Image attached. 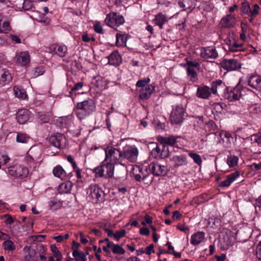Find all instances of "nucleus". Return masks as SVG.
Returning a JSON list of instances; mask_svg holds the SVG:
<instances>
[{
	"instance_id": "nucleus-38",
	"label": "nucleus",
	"mask_w": 261,
	"mask_h": 261,
	"mask_svg": "<svg viewBox=\"0 0 261 261\" xmlns=\"http://www.w3.org/2000/svg\"><path fill=\"white\" fill-rule=\"evenodd\" d=\"M73 256L76 258L77 261H86V254L84 253L80 252L76 249H74L72 253Z\"/></svg>"
},
{
	"instance_id": "nucleus-35",
	"label": "nucleus",
	"mask_w": 261,
	"mask_h": 261,
	"mask_svg": "<svg viewBox=\"0 0 261 261\" xmlns=\"http://www.w3.org/2000/svg\"><path fill=\"white\" fill-rule=\"evenodd\" d=\"M30 140V137L26 134L18 133L16 137V142L20 143H27Z\"/></svg>"
},
{
	"instance_id": "nucleus-36",
	"label": "nucleus",
	"mask_w": 261,
	"mask_h": 261,
	"mask_svg": "<svg viewBox=\"0 0 261 261\" xmlns=\"http://www.w3.org/2000/svg\"><path fill=\"white\" fill-rule=\"evenodd\" d=\"M67 47L64 45H57V55L61 57H65L67 53Z\"/></svg>"
},
{
	"instance_id": "nucleus-5",
	"label": "nucleus",
	"mask_w": 261,
	"mask_h": 261,
	"mask_svg": "<svg viewBox=\"0 0 261 261\" xmlns=\"http://www.w3.org/2000/svg\"><path fill=\"white\" fill-rule=\"evenodd\" d=\"M125 22L123 16L116 12H111L107 15L105 23L109 27L117 30L120 25Z\"/></svg>"
},
{
	"instance_id": "nucleus-63",
	"label": "nucleus",
	"mask_w": 261,
	"mask_h": 261,
	"mask_svg": "<svg viewBox=\"0 0 261 261\" xmlns=\"http://www.w3.org/2000/svg\"><path fill=\"white\" fill-rule=\"evenodd\" d=\"M5 218H6V223L8 224H11L14 222V220L12 216L9 214H5Z\"/></svg>"
},
{
	"instance_id": "nucleus-24",
	"label": "nucleus",
	"mask_w": 261,
	"mask_h": 261,
	"mask_svg": "<svg viewBox=\"0 0 261 261\" xmlns=\"http://www.w3.org/2000/svg\"><path fill=\"white\" fill-rule=\"evenodd\" d=\"M155 87L152 85L142 88L139 91V97L141 99H146L149 98L150 96L154 90Z\"/></svg>"
},
{
	"instance_id": "nucleus-1",
	"label": "nucleus",
	"mask_w": 261,
	"mask_h": 261,
	"mask_svg": "<svg viewBox=\"0 0 261 261\" xmlns=\"http://www.w3.org/2000/svg\"><path fill=\"white\" fill-rule=\"evenodd\" d=\"M223 90V96L230 101L239 100L246 92L250 91L248 88L238 85L233 88L230 89L226 87L221 80H219L213 82L211 88L206 85L199 86L197 89L196 95L199 98L207 99L211 96V93L216 94L218 92L221 93Z\"/></svg>"
},
{
	"instance_id": "nucleus-42",
	"label": "nucleus",
	"mask_w": 261,
	"mask_h": 261,
	"mask_svg": "<svg viewBox=\"0 0 261 261\" xmlns=\"http://www.w3.org/2000/svg\"><path fill=\"white\" fill-rule=\"evenodd\" d=\"M136 168L138 169V170L139 171V174H141V176L144 179H146L149 174V172H148L147 168L146 166L142 167L137 166Z\"/></svg>"
},
{
	"instance_id": "nucleus-10",
	"label": "nucleus",
	"mask_w": 261,
	"mask_h": 261,
	"mask_svg": "<svg viewBox=\"0 0 261 261\" xmlns=\"http://www.w3.org/2000/svg\"><path fill=\"white\" fill-rule=\"evenodd\" d=\"M148 168L149 171L156 176H164L168 171L167 168L165 165H162L158 162L150 163Z\"/></svg>"
},
{
	"instance_id": "nucleus-52",
	"label": "nucleus",
	"mask_w": 261,
	"mask_h": 261,
	"mask_svg": "<svg viewBox=\"0 0 261 261\" xmlns=\"http://www.w3.org/2000/svg\"><path fill=\"white\" fill-rule=\"evenodd\" d=\"M50 248L54 257H57L59 256H62L61 253L60 252L56 245H51Z\"/></svg>"
},
{
	"instance_id": "nucleus-12",
	"label": "nucleus",
	"mask_w": 261,
	"mask_h": 261,
	"mask_svg": "<svg viewBox=\"0 0 261 261\" xmlns=\"http://www.w3.org/2000/svg\"><path fill=\"white\" fill-rule=\"evenodd\" d=\"M103 194V191L97 185H91L87 189V194L88 197L95 201L102 200L101 196Z\"/></svg>"
},
{
	"instance_id": "nucleus-13",
	"label": "nucleus",
	"mask_w": 261,
	"mask_h": 261,
	"mask_svg": "<svg viewBox=\"0 0 261 261\" xmlns=\"http://www.w3.org/2000/svg\"><path fill=\"white\" fill-rule=\"evenodd\" d=\"M12 71L6 68L0 67V87L9 84L12 80Z\"/></svg>"
},
{
	"instance_id": "nucleus-23",
	"label": "nucleus",
	"mask_w": 261,
	"mask_h": 261,
	"mask_svg": "<svg viewBox=\"0 0 261 261\" xmlns=\"http://www.w3.org/2000/svg\"><path fill=\"white\" fill-rule=\"evenodd\" d=\"M240 175V172L237 171L228 175L226 177V179L220 182V187H229L232 182L239 177Z\"/></svg>"
},
{
	"instance_id": "nucleus-16",
	"label": "nucleus",
	"mask_w": 261,
	"mask_h": 261,
	"mask_svg": "<svg viewBox=\"0 0 261 261\" xmlns=\"http://www.w3.org/2000/svg\"><path fill=\"white\" fill-rule=\"evenodd\" d=\"M174 168L187 165L188 164L186 156L184 154L175 155L170 158Z\"/></svg>"
},
{
	"instance_id": "nucleus-34",
	"label": "nucleus",
	"mask_w": 261,
	"mask_h": 261,
	"mask_svg": "<svg viewBox=\"0 0 261 261\" xmlns=\"http://www.w3.org/2000/svg\"><path fill=\"white\" fill-rule=\"evenodd\" d=\"M3 247L6 251L9 252H12L16 249L14 243L10 239H8L3 242Z\"/></svg>"
},
{
	"instance_id": "nucleus-47",
	"label": "nucleus",
	"mask_w": 261,
	"mask_h": 261,
	"mask_svg": "<svg viewBox=\"0 0 261 261\" xmlns=\"http://www.w3.org/2000/svg\"><path fill=\"white\" fill-rule=\"evenodd\" d=\"M242 45V44H238L236 42H233L232 45H229L228 50L232 52H237L241 50L239 48L241 47Z\"/></svg>"
},
{
	"instance_id": "nucleus-11",
	"label": "nucleus",
	"mask_w": 261,
	"mask_h": 261,
	"mask_svg": "<svg viewBox=\"0 0 261 261\" xmlns=\"http://www.w3.org/2000/svg\"><path fill=\"white\" fill-rule=\"evenodd\" d=\"M221 67L228 71L238 70L241 68V64L238 60L234 59H224L220 63Z\"/></svg>"
},
{
	"instance_id": "nucleus-64",
	"label": "nucleus",
	"mask_w": 261,
	"mask_h": 261,
	"mask_svg": "<svg viewBox=\"0 0 261 261\" xmlns=\"http://www.w3.org/2000/svg\"><path fill=\"white\" fill-rule=\"evenodd\" d=\"M57 45H55V44L51 45L48 48V52L52 54L57 55Z\"/></svg>"
},
{
	"instance_id": "nucleus-57",
	"label": "nucleus",
	"mask_w": 261,
	"mask_h": 261,
	"mask_svg": "<svg viewBox=\"0 0 261 261\" xmlns=\"http://www.w3.org/2000/svg\"><path fill=\"white\" fill-rule=\"evenodd\" d=\"M126 233V231L124 229L121 230L120 231H117L114 233V237L116 239V240L118 241L121 238L123 237Z\"/></svg>"
},
{
	"instance_id": "nucleus-39",
	"label": "nucleus",
	"mask_w": 261,
	"mask_h": 261,
	"mask_svg": "<svg viewBox=\"0 0 261 261\" xmlns=\"http://www.w3.org/2000/svg\"><path fill=\"white\" fill-rule=\"evenodd\" d=\"M49 209L51 211H56L60 208L61 206V202L57 199H52L48 202Z\"/></svg>"
},
{
	"instance_id": "nucleus-62",
	"label": "nucleus",
	"mask_w": 261,
	"mask_h": 261,
	"mask_svg": "<svg viewBox=\"0 0 261 261\" xmlns=\"http://www.w3.org/2000/svg\"><path fill=\"white\" fill-rule=\"evenodd\" d=\"M252 139L254 142H256L258 145H261V134L259 135H253Z\"/></svg>"
},
{
	"instance_id": "nucleus-58",
	"label": "nucleus",
	"mask_w": 261,
	"mask_h": 261,
	"mask_svg": "<svg viewBox=\"0 0 261 261\" xmlns=\"http://www.w3.org/2000/svg\"><path fill=\"white\" fill-rule=\"evenodd\" d=\"M95 31L99 34H103V29L100 22H97L94 25Z\"/></svg>"
},
{
	"instance_id": "nucleus-45",
	"label": "nucleus",
	"mask_w": 261,
	"mask_h": 261,
	"mask_svg": "<svg viewBox=\"0 0 261 261\" xmlns=\"http://www.w3.org/2000/svg\"><path fill=\"white\" fill-rule=\"evenodd\" d=\"M250 8L251 7L247 2H243L242 3L241 11L243 14L249 15V12H250Z\"/></svg>"
},
{
	"instance_id": "nucleus-56",
	"label": "nucleus",
	"mask_w": 261,
	"mask_h": 261,
	"mask_svg": "<svg viewBox=\"0 0 261 261\" xmlns=\"http://www.w3.org/2000/svg\"><path fill=\"white\" fill-rule=\"evenodd\" d=\"M93 172L95 173L97 176L100 177H105V174L102 170V165L95 168L94 169Z\"/></svg>"
},
{
	"instance_id": "nucleus-46",
	"label": "nucleus",
	"mask_w": 261,
	"mask_h": 261,
	"mask_svg": "<svg viewBox=\"0 0 261 261\" xmlns=\"http://www.w3.org/2000/svg\"><path fill=\"white\" fill-rule=\"evenodd\" d=\"M260 8L257 4H254L252 8H250V12H249V16L251 17L256 16L259 11Z\"/></svg>"
},
{
	"instance_id": "nucleus-30",
	"label": "nucleus",
	"mask_w": 261,
	"mask_h": 261,
	"mask_svg": "<svg viewBox=\"0 0 261 261\" xmlns=\"http://www.w3.org/2000/svg\"><path fill=\"white\" fill-rule=\"evenodd\" d=\"M196 0H179L178 4L184 10L194 8L196 5Z\"/></svg>"
},
{
	"instance_id": "nucleus-7",
	"label": "nucleus",
	"mask_w": 261,
	"mask_h": 261,
	"mask_svg": "<svg viewBox=\"0 0 261 261\" xmlns=\"http://www.w3.org/2000/svg\"><path fill=\"white\" fill-rule=\"evenodd\" d=\"M185 109L182 105H177L173 107L170 119L172 124H180L184 119Z\"/></svg>"
},
{
	"instance_id": "nucleus-19",
	"label": "nucleus",
	"mask_w": 261,
	"mask_h": 261,
	"mask_svg": "<svg viewBox=\"0 0 261 261\" xmlns=\"http://www.w3.org/2000/svg\"><path fill=\"white\" fill-rule=\"evenodd\" d=\"M236 22L234 15L227 14L221 19L220 24L223 28H232L235 25Z\"/></svg>"
},
{
	"instance_id": "nucleus-61",
	"label": "nucleus",
	"mask_w": 261,
	"mask_h": 261,
	"mask_svg": "<svg viewBox=\"0 0 261 261\" xmlns=\"http://www.w3.org/2000/svg\"><path fill=\"white\" fill-rule=\"evenodd\" d=\"M256 252L257 258L261 260V241L257 245Z\"/></svg>"
},
{
	"instance_id": "nucleus-54",
	"label": "nucleus",
	"mask_w": 261,
	"mask_h": 261,
	"mask_svg": "<svg viewBox=\"0 0 261 261\" xmlns=\"http://www.w3.org/2000/svg\"><path fill=\"white\" fill-rule=\"evenodd\" d=\"M33 223L29 220L27 221L25 225H22L21 228L23 231H27L31 229L33 227Z\"/></svg>"
},
{
	"instance_id": "nucleus-18",
	"label": "nucleus",
	"mask_w": 261,
	"mask_h": 261,
	"mask_svg": "<svg viewBox=\"0 0 261 261\" xmlns=\"http://www.w3.org/2000/svg\"><path fill=\"white\" fill-rule=\"evenodd\" d=\"M31 118V112L27 109L19 110L17 113L16 119L20 124H24Z\"/></svg>"
},
{
	"instance_id": "nucleus-29",
	"label": "nucleus",
	"mask_w": 261,
	"mask_h": 261,
	"mask_svg": "<svg viewBox=\"0 0 261 261\" xmlns=\"http://www.w3.org/2000/svg\"><path fill=\"white\" fill-rule=\"evenodd\" d=\"M129 35L126 34L117 33L116 45L117 46H125Z\"/></svg>"
},
{
	"instance_id": "nucleus-28",
	"label": "nucleus",
	"mask_w": 261,
	"mask_h": 261,
	"mask_svg": "<svg viewBox=\"0 0 261 261\" xmlns=\"http://www.w3.org/2000/svg\"><path fill=\"white\" fill-rule=\"evenodd\" d=\"M109 63L111 65L118 66L121 62V58L117 51H114L109 56Z\"/></svg>"
},
{
	"instance_id": "nucleus-20",
	"label": "nucleus",
	"mask_w": 261,
	"mask_h": 261,
	"mask_svg": "<svg viewBox=\"0 0 261 261\" xmlns=\"http://www.w3.org/2000/svg\"><path fill=\"white\" fill-rule=\"evenodd\" d=\"M179 136H169V137L158 136L157 140L159 143L164 145H169L172 146H175L177 142V139L179 138Z\"/></svg>"
},
{
	"instance_id": "nucleus-2",
	"label": "nucleus",
	"mask_w": 261,
	"mask_h": 261,
	"mask_svg": "<svg viewBox=\"0 0 261 261\" xmlns=\"http://www.w3.org/2000/svg\"><path fill=\"white\" fill-rule=\"evenodd\" d=\"M46 248L42 244L34 247L25 246L23 249L24 261H43L46 260Z\"/></svg>"
},
{
	"instance_id": "nucleus-15",
	"label": "nucleus",
	"mask_w": 261,
	"mask_h": 261,
	"mask_svg": "<svg viewBox=\"0 0 261 261\" xmlns=\"http://www.w3.org/2000/svg\"><path fill=\"white\" fill-rule=\"evenodd\" d=\"M14 60L19 65L25 66L30 63V58L28 52L22 51L16 55Z\"/></svg>"
},
{
	"instance_id": "nucleus-3",
	"label": "nucleus",
	"mask_w": 261,
	"mask_h": 261,
	"mask_svg": "<svg viewBox=\"0 0 261 261\" xmlns=\"http://www.w3.org/2000/svg\"><path fill=\"white\" fill-rule=\"evenodd\" d=\"M96 106L94 101L89 98L82 102H78L75 111V114L80 120L85 119L94 112Z\"/></svg>"
},
{
	"instance_id": "nucleus-53",
	"label": "nucleus",
	"mask_w": 261,
	"mask_h": 261,
	"mask_svg": "<svg viewBox=\"0 0 261 261\" xmlns=\"http://www.w3.org/2000/svg\"><path fill=\"white\" fill-rule=\"evenodd\" d=\"M150 81V80L149 77H147L143 80H140L137 82L136 86L138 87L143 88L147 84L149 83Z\"/></svg>"
},
{
	"instance_id": "nucleus-55",
	"label": "nucleus",
	"mask_w": 261,
	"mask_h": 261,
	"mask_svg": "<svg viewBox=\"0 0 261 261\" xmlns=\"http://www.w3.org/2000/svg\"><path fill=\"white\" fill-rule=\"evenodd\" d=\"M187 68H190L191 69H196V68L198 69L199 66V64L197 62L192 61H188L187 62Z\"/></svg>"
},
{
	"instance_id": "nucleus-33",
	"label": "nucleus",
	"mask_w": 261,
	"mask_h": 261,
	"mask_svg": "<svg viewBox=\"0 0 261 261\" xmlns=\"http://www.w3.org/2000/svg\"><path fill=\"white\" fill-rule=\"evenodd\" d=\"M13 90L15 95L17 98L21 99H25L27 98V95L24 89L18 86H14Z\"/></svg>"
},
{
	"instance_id": "nucleus-8",
	"label": "nucleus",
	"mask_w": 261,
	"mask_h": 261,
	"mask_svg": "<svg viewBox=\"0 0 261 261\" xmlns=\"http://www.w3.org/2000/svg\"><path fill=\"white\" fill-rule=\"evenodd\" d=\"M152 144L155 146L151 151L152 156L156 159H165L169 155L168 147L163 144L159 143H153Z\"/></svg>"
},
{
	"instance_id": "nucleus-43",
	"label": "nucleus",
	"mask_w": 261,
	"mask_h": 261,
	"mask_svg": "<svg viewBox=\"0 0 261 261\" xmlns=\"http://www.w3.org/2000/svg\"><path fill=\"white\" fill-rule=\"evenodd\" d=\"M35 0H24L22 8L24 11H29L33 7V2Z\"/></svg>"
},
{
	"instance_id": "nucleus-49",
	"label": "nucleus",
	"mask_w": 261,
	"mask_h": 261,
	"mask_svg": "<svg viewBox=\"0 0 261 261\" xmlns=\"http://www.w3.org/2000/svg\"><path fill=\"white\" fill-rule=\"evenodd\" d=\"M223 140L224 138L227 139L228 143H227V147H229L231 145V142L233 141V138L231 136L230 133L227 132H225L223 134Z\"/></svg>"
},
{
	"instance_id": "nucleus-60",
	"label": "nucleus",
	"mask_w": 261,
	"mask_h": 261,
	"mask_svg": "<svg viewBox=\"0 0 261 261\" xmlns=\"http://www.w3.org/2000/svg\"><path fill=\"white\" fill-rule=\"evenodd\" d=\"M154 252V245L152 244L147 247L145 251V253L148 255H150L151 253H153Z\"/></svg>"
},
{
	"instance_id": "nucleus-17",
	"label": "nucleus",
	"mask_w": 261,
	"mask_h": 261,
	"mask_svg": "<svg viewBox=\"0 0 261 261\" xmlns=\"http://www.w3.org/2000/svg\"><path fill=\"white\" fill-rule=\"evenodd\" d=\"M201 56L205 59H215L218 57V54L215 48L208 46L201 49Z\"/></svg>"
},
{
	"instance_id": "nucleus-9",
	"label": "nucleus",
	"mask_w": 261,
	"mask_h": 261,
	"mask_svg": "<svg viewBox=\"0 0 261 261\" xmlns=\"http://www.w3.org/2000/svg\"><path fill=\"white\" fill-rule=\"evenodd\" d=\"M8 172L11 176L20 178L27 177L29 173L28 169L25 167L20 165L10 166L8 168Z\"/></svg>"
},
{
	"instance_id": "nucleus-41",
	"label": "nucleus",
	"mask_w": 261,
	"mask_h": 261,
	"mask_svg": "<svg viewBox=\"0 0 261 261\" xmlns=\"http://www.w3.org/2000/svg\"><path fill=\"white\" fill-rule=\"evenodd\" d=\"M112 251L114 254L119 255L124 254L125 252V250L120 245L114 244H113Z\"/></svg>"
},
{
	"instance_id": "nucleus-51",
	"label": "nucleus",
	"mask_w": 261,
	"mask_h": 261,
	"mask_svg": "<svg viewBox=\"0 0 261 261\" xmlns=\"http://www.w3.org/2000/svg\"><path fill=\"white\" fill-rule=\"evenodd\" d=\"M44 72V70L42 67H38L35 68L33 72V76L37 77L42 75Z\"/></svg>"
},
{
	"instance_id": "nucleus-21",
	"label": "nucleus",
	"mask_w": 261,
	"mask_h": 261,
	"mask_svg": "<svg viewBox=\"0 0 261 261\" xmlns=\"http://www.w3.org/2000/svg\"><path fill=\"white\" fill-rule=\"evenodd\" d=\"M248 85L253 89L261 91V76L252 75L248 81Z\"/></svg>"
},
{
	"instance_id": "nucleus-31",
	"label": "nucleus",
	"mask_w": 261,
	"mask_h": 261,
	"mask_svg": "<svg viewBox=\"0 0 261 261\" xmlns=\"http://www.w3.org/2000/svg\"><path fill=\"white\" fill-rule=\"evenodd\" d=\"M53 172L55 176L61 179H64L66 176L65 171L60 165L54 167Z\"/></svg>"
},
{
	"instance_id": "nucleus-14",
	"label": "nucleus",
	"mask_w": 261,
	"mask_h": 261,
	"mask_svg": "<svg viewBox=\"0 0 261 261\" xmlns=\"http://www.w3.org/2000/svg\"><path fill=\"white\" fill-rule=\"evenodd\" d=\"M65 141V138L64 136L60 134L51 136L48 138L49 143L58 148H60L64 146Z\"/></svg>"
},
{
	"instance_id": "nucleus-44",
	"label": "nucleus",
	"mask_w": 261,
	"mask_h": 261,
	"mask_svg": "<svg viewBox=\"0 0 261 261\" xmlns=\"http://www.w3.org/2000/svg\"><path fill=\"white\" fill-rule=\"evenodd\" d=\"M189 155L198 165H200L201 164L202 160L199 154L196 153L190 152Z\"/></svg>"
},
{
	"instance_id": "nucleus-26",
	"label": "nucleus",
	"mask_w": 261,
	"mask_h": 261,
	"mask_svg": "<svg viewBox=\"0 0 261 261\" xmlns=\"http://www.w3.org/2000/svg\"><path fill=\"white\" fill-rule=\"evenodd\" d=\"M204 237L205 233L203 232H197L192 235L190 242L194 246L198 245L204 240Z\"/></svg>"
},
{
	"instance_id": "nucleus-6",
	"label": "nucleus",
	"mask_w": 261,
	"mask_h": 261,
	"mask_svg": "<svg viewBox=\"0 0 261 261\" xmlns=\"http://www.w3.org/2000/svg\"><path fill=\"white\" fill-rule=\"evenodd\" d=\"M123 162L125 160L130 162H135L137 160L139 151L135 145H126L122 150Z\"/></svg>"
},
{
	"instance_id": "nucleus-48",
	"label": "nucleus",
	"mask_w": 261,
	"mask_h": 261,
	"mask_svg": "<svg viewBox=\"0 0 261 261\" xmlns=\"http://www.w3.org/2000/svg\"><path fill=\"white\" fill-rule=\"evenodd\" d=\"M226 107L223 103H215L214 105V109L217 112L222 113L223 110Z\"/></svg>"
},
{
	"instance_id": "nucleus-25",
	"label": "nucleus",
	"mask_w": 261,
	"mask_h": 261,
	"mask_svg": "<svg viewBox=\"0 0 261 261\" xmlns=\"http://www.w3.org/2000/svg\"><path fill=\"white\" fill-rule=\"evenodd\" d=\"M152 21L155 25L159 26L160 29H162L163 25L168 21V18L166 15L160 13L155 16Z\"/></svg>"
},
{
	"instance_id": "nucleus-27",
	"label": "nucleus",
	"mask_w": 261,
	"mask_h": 261,
	"mask_svg": "<svg viewBox=\"0 0 261 261\" xmlns=\"http://www.w3.org/2000/svg\"><path fill=\"white\" fill-rule=\"evenodd\" d=\"M72 187V182L70 181H67L60 184L58 191L60 194L69 193L71 192Z\"/></svg>"
},
{
	"instance_id": "nucleus-22",
	"label": "nucleus",
	"mask_w": 261,
	"mask_h": 261,
	"mask_svg": "<svg viewBox=\"0 0 261 261\" xmlns=\"http://www.w3.org/2000/svg\"><path fill=\"white\" fill-rule=\"evenodd\" d=\"M102 170L105 174V177H112L114 174V166L112 163L104 161L102 163Z\"/></svg>"
},
{
	"instance_id": "nucleus-40",
	"label": "nucleus",
	"mask_w": 261,
	"mask_h": 261,
	"mask_svg": "<svg viewBox=\"0 0 261 261\" xmlns=\"http://www.w3.org/2000/svg\"><path fill=\"white\" fill-rule=\"evenodd\" d=\"M238 158L234 155H229L227 156V163L230 167L236 166L238 163Z\"/></svg>"
},
{
	"instance_id": "nucleus-50",
	"label": "nucleus",
	"mask_w": 261,
	"mask_h": 261,
	"mask_svg": "<svg viewBox=\"0 0 261 261\" xmlns=\"http://www.w3.org/2000/svg\"><path fill=\"white\" fill-rule=\"evenodd\" d=\"M9 30V22L8 21H4L2 26H0V32L2 33H7Z\"/></svg>"
},
{
	"instance_id": "nucleus-32",
	"label": "nucleus",
	"mask_w": 261,
	"mask_h": 261,
	"mask_svg": "<svg viewBox=\"0 0 261 261\" xmlns=\"http://www.w3.org/2000/svg\"><path fill=\"white\" fill-rule=\"evenodd\" d=\"M52 118V115L50 113H40L38 115L39 121L41 123H49Z\"/></svg>"
},
{
	"instance_id": "nucleus-4",
	"label": "nucleus",
	"mask_w": 261,
	"mask_h": 261,
	"mask_svg": "<svg viewBox=\"0 0 261 261\" xmlns=\"http://www.w3.org/2000/svg\"><path fill=\"white\" fill-rule=\"evenodd\" d=\"M106 158L105 161L112 163L113 165L120 164L126 166V163L123 162L122 150L110 147L105 150Z\"/></svg>"
},
{
	"instance_id": "nucleus-59",
	"label": "nucleus",
	"mask_w": 261,
	"mask_h": 261,
	"mask_svg": "<svg viewBox=\"0 0 261 261\" xmlns=\"http://www.w3.org/2000/svg\"><path fill=\"white\" fill-rule=\"evenodd\" d=\"M113 244L114 243L113 242L108 243L106 246H103L102 247L103 250L106 253L110 254V251L109 250V249L111 248L112 250Z\"/></svg>"
},
{
	"instance_id": "nucleus-37",
	"label": "nucleus",
	"mask_w": 261,
	"mask_h": 261,
	"mask_svg": "<svg viewBox=\"0 0 261 261\" xmlns=\"http://www.w3.org/2000/svg\"><path fill=\"white\" fill-rule=\"evenodd\" d=\"M188 77L192 82H195L197 80V74L195 69L187 68Z\"/></svg>"
}]
</instances>
